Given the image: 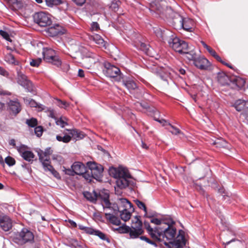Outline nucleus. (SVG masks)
Masks as SVG:
<instances>
[{
    "label": "nucleus",
    "mask_w": 248,
    "mask_h": 248,
    "mask_svg": "<svg viewBox=\"0 0 248 248\" xmlns=\"http://www.w3.org/2000/svg\"><path fill=\"white\" fill-rule=\"evenodd\" d=\"M165 223L164 226L158 227L157 238L155 240L163 242L169 248H183L186 243L184 231L179 230L176 237L177 230L175 221L170 218Z\"/></svg>",
    "instance_id": "obj_1"
},
{
    "label": "nucleus",
    "mask_w": 248,
    "mask_h": 248,
    "mask_svg": "<svg viewBox=\"0 0 248 248\" xmlns=\"http://www.w3.org/2000/svg\"><path fill=\"white\" fill-rule=\"evenodd\" d=\"M155 32L158 37L161 38L164 41H167L169 46L175 51L182 54L186 53V51H188L187 43L185 41L181 40L171 32L169 31H162L160 29H156L155 31Z\"/></svg>",
    "instance_id": "obj_2"
},
{
    "label": "nucleus",
    "mask_w": 248,
    "mask_h": 248,
    "mask_svg": "<svg viewBox=\"0 0 248 248\" xmlns=\"http://www.w3.org/2000/svg\"><path fill=\"white\" fill-rule=\"evenodd\" d=\"M110 175L117 179L116 185L120 189L125 188L132 183L128 170L124 168H112L109 170Z\"/></svg>",
    "instance_id": "obj_3"
},
{
    "label": "nucleus",
    "mask_w": 248,
    "mask_h": 248,
    "mask_svg": "<svg viewBox=\"0 0 248 248\" xmlns=\"http://www.w3.org/2000/svg\"><path fill=\"white\" fill-rule=\"evenodd\" d=\"M83 195L87 200L93 203H95L97 200H101L103 202V206H105L106 209L109 207L111 204L109 201V195L107 193L102 192L98 194L94 190L93 192L85 191L83 192Z\"/></svg>",
    "instance_id": "obj_4"
},
{
    "label": "nucleus",
    "mask_w": 248,
    "mask_h": 248,
    "mask_svg": "<svg viewBox=\"0 0 248 248\" xmlns=\"http://www.w3.org/2000/svg\"><path fill=\"white\" fill-rule=\"evenodd\" d=\"M104 66L103 71L106 76L117 82L120 81L123 78V75L118 67L108 62H105Z\"/></svg>",
    "instance_id": "obj_5"
},
{
    "label": "nucleus",
    "mask_w": 248,
    "mask_h": 248,
    "mask_svg": "<svg viewBox=\"0 0 248 248\" xmlns=\"http://www.w3.org/2000/svg\"><path fill=\"white\" fill-rule=\"evenodd\" d=\"M34 234L29 229L23 228L18 232L14 238L15 242L23 245L26 243H32L34 242Z\"/></svg>",
    "instance_id": "obj_6"
},
{
    "label": "nucleus",
    "mask_w": 248,
    "mask_h": 248,
    "mask_svg": "<svg viewBox=\"0 0 248 248\" xmlns=\"http://www.w3.org/2000/svg\"><path fill=\"white\" fill-rule=\"evenodd\" d=\"M88 167L87 170L89 171V173H87V177L90 181L91 178H93L97 181L101 180L103 175L104 168L103 166L94 162H88L87 163Z\"/></svg>",
    "instance_id": "obj_7"
},
{
    "label": "nucleus",
    "mask_w": 248,
    "mask_h": 248,
    "mask_svg": "<svg viewBox=\"0 0 248 248\" xmlns=\"http://www.w3.org/2000/svg\"><path fill=\"white\" fill-rule=\"evenodd\" d=\"M143 232L142 221L137 217H136L132 220L131 226L130 227L129 232L130 238L131 239L140 238V236Z\"/></svg>",
    "instance_id": "obj_8"
},
{
    "label": "nucleus",
    "mask_w": 248,
    "mask_h": 248,
    "mask_svg": "<svg viewBox=\"0 0 248 248\" xmlns=\"http://www.w3.org/2000/svg\"><path fill=\"white\" fill-rule=\"evenodd\" d=\"M71 169L72 170H66L65 173L71 175H74V174L83 175V177L86 179H89L87 177V173H89V171L87 170V168L82 163L80 162H75L72 165Z\"/></svg>",
    "instance_id": "obj_9"
},
{
    "label": "nucleus",
    "mask_w": 248,
    "mask_h": 248,
    "mask_svg": "<svg viewBox=\"0 0 248 248\" xmlns=\"http://www.w3.org/2000/svg\"><path fill=\"white\" fill-rule=\"evenodd\" d=\"M33 18L34 22L42 27L50 25L52 22L50 15L45 12L35 13Z\"/></svg>",
    "instance_id": "obj_10"
},
{
    "label": "nucleus",
    "mask_w": 248,
    "mask_h": 248,
    "mask_svg": "<svg viewBox=\"0 0 248 248\" xmlns=\"http://www.w3.org/2000/svg\"><path fill=\"white\" fill-rule=\"evenodd\" d=\"M44 60L57 67L61 65L62 62L59 57L55 55V52L51 48H44L43 51Z\"/></svg>",
    "instance_id": "obj_11"
},
{
    "label": "nucleus",
    "mask_w": 248,
    "mask_h": 248,
    "mask_svg": "<svg viewBox=\"0 0 248 248\" xmlns=\"http://www.w3.org/2000/svg\"><path fill=\"white\" fill-rule=\"evenodd\" d=\"M17 83L22 86L27 92L34 94L36 92L32 83L28 79L27 77L21 72H17Z\"/></svg>",
    "instance_id": "obj_12"
},
{
    "label": "nucleus",
    "mask_w": 248,
    "mask_h": 248,
    "mask_svg": "<svg viewBox=\"0 0 248 248\" xmlns=\"http://www.w3.org/2000/svg\"><path fill=\"white\" fill-rule=\"evenodd\" d=\"M111 208L114 210V214H117L122 209H129L134 207L133 204L126 198H118L117 204H113Z\"/></svg>",
    "instance_id": "obj_13"
},
{
    "label": "nucleus",
    "mask_w": 248,
    "mask_h": 248,
    "mask_svg": "<svg viewBox=\"0 0 248 248\" xmlns=\"http://www.w3.org/2000/svg\"><path fill=\"white\" fill-rule=\"evenodd\" d=\"M193 64L197 68L202 70H208L211 66V63L203 57H198L194 59Z\"/></svg>",
    "instance_id": "obj_14"
},
{
    "label": "nucleus",
    "mask_w": 248,
    "mask_h": 248,
    "mask_svg": "<svg viewBox=\"0 0 248 248\" xmlns=\"http://www.w3.org/2000/svg\"><path fill=\"white\" fill-rule=\"evenodd\" d=\"M52 153V150H51L50 147L46 148L45 151L41 150L38 152L39 160L41 162L43 166L51 163L50 155Z\"/></svg>",
    "instance_id": "obj_15"
},
{
    "label": "nucleus",
    "mask_w": 248,
    "mask_h": 248,
    "mask_svg": "<svg viewBox=\"0 0 248 248\" xmlns=\"http://www.w3.org/2000/svg\"><path fill=\"white\" fill-rule=\"evenodd\" d=\"M179 22L181 27L184 30L189 32H191L193 31L194 22L192 19L180 16Z\"/></svg>",
    "instance_id": "obj_16"
},
{
    "label": "nucleus",
    "mask_w": 248,
    "mask_h": 248,
    "mask_svg": "<svg viewBox=\"0 0 248 248\" xmlns=\"http://www.w3.org/2000/svg\"><path fill=\"white\" fill-rule=\"evenodd\" d=\"M47 32L49 36L54 37L63 34L65 32V30L59 24H55L48 28Z\"/></svg>",
    "instance_id": "obj_17"
},
{
    "label": "nucleus",
    "mask_w": 248,
    "mask_h": 248,
    "mask_svg": "<svg viewBox=\"0 0 248 248\" xmlns=\"http://www.w3.org/2000/svg\"><path fill=\"white\" fill-rule=\"evenodd\" d=\"M0 226L5 232L9 231L12 227V220L6 215H0Z\"/></svg>",
    "instance_id": "obj_18"
},
{
    "label": "nucleus",
    "mask_w": 248,
    "mask_h": 248,
    "mask_svg": "<svg viewBox=\"0 0 248 248\" xmlns=\"http://www.w3.org/2000/svg\"><path fill=\"white\" fill-rule=\"evenodd\" d=\"M103 208L104 211H106L105 215L106 218L112 224L117 226L120 225L121 224V221L118 217L113 215V213H114V211L112 212L108 211L111 210V204L110 205L109 207L107 209H106L105 206L103 207Z\"/></svg>",
    "instance_id": "obj_19"
},
{
    "label": "nucleus",
    "mask_w": 248,
    "mask_h": 248,
    "mask_svg": "<svg viewBox=\"0 0 248 248\" xmlns=\"http://www.w3.org/2000/svg\"><path fill=\"white\" fill-rule=\"evenodd\" d=\"M9 109L15 115H16L20 112L21 110V107L20 103L17 99L15 100H10L8 103Z\"/></svg>",
    "instance_id": "obj_20"
},
{
    "label": "nucleus",
    "mask_w": 248,
    "mask_h": 248,
    "mask_svg": "<svg viewBox=\"0 0 248 248\" xmlns=\"http://www.w3.org/2000/svg\"><path fill=\"white\" fill-rule=\"evenodd\" d=\"M201 43L203 47L206 48L207 50L208 51V52L213 57H214L217 61L221 62L224 65H227V66L231 68H232V66L230 65L229 64L225 63L224 62L222 61L220 57L217 54L216 51L212 48H211L210 46H209L204 42L202 41Z\"/></svg>",
    "instance_id": "obj_21"
},
{
    "label": "nucleus",
    "mask_w": 248,
    "mask_h": 248,
    "mask_svg": "<svg viewBox=\"0 0 248 248\" xmlns=\"http://www.w3.org/2000/svg\"><path fill=\"white\" fill-rule=\"evenodd\" d=\"M155 121L159 122L160 124H162V125L164 126H169V127H167V129L172 134L178 135L182 133L181 131L179 128L171 125V124H170L169 123H168L167 121L164 119H155Z\"/></svg>",
    "instance_id": "obj_22"
},
{
    "label": "nucleus",
    "mask_w": 248,
    "mask_h": 248,
    "mask_svg": "<svg viewBox=\"0 0 248 248\" xmlns=\"http://www.w3.org/2000/svg\"><path fill=\"white\" fill-rule=\"evenodd\" d=\"M144 224L148 234L153 239L155 240V238H157L156 235L157 232H158V227L152 228L149 223L146 221L144 222Z\"/></svg>",
    "instance_id": "obj_23"
},
{
    "label": "nucleus",
    "mask_w": 248,
    "mask_h": 248,
    "mask_svg": "<svg viewBox=\"0 0 248 248\" xmlns=\"http://www.w3.org/2000/svg\"><path fill=\"white\" fill-rule=\"evenodd\" d=\"M134 211V208H132L129 209H122L121 211H119L120 212L121 218L125 222L127 221L130 218L131 213Z\"/></svg>",
    "instance_id": "obj_24"
},
{
    "label": "nucleus",
    "mask_w": 248,
    "mask_h": 248,
    "mask_svg": "<svg viewBox=\"0 0 248 248\" xmlns=\"http://www.w3.org/2000/svg\"><path fill=\"white\" fill-rule=\"evenodd\" d=\"M66 130L68 131L69 134L71 136V138L73 137L77 140L83 139L85 135L83 132L76 129H67Z\"/></svg>",
    "instance_id": "obj_25"
},
{
    "label": "nucleus",
    "mask_w": 248,
    "mask_h": 248,
    "mask_svg": "<svg viewBox=\"0 0 248 248\" xmlns=\"http://www.w3.org/2000/svg\"><path fill=\"white\" fill-rule=\"evenodd\" d=\"M123 84L130 92H132L138 88L137 84L131 79H127L125 80H124Z\"/></svg>",
    "instance_id": "obj_26"
},
{
    "label": "nucleus",
    "mask_w": 248,
    "mask_h": 248,
    "mask_svg": "<svg viewBox=\"0 0 248 248\" xmlns=\"http://www.w3.org/2000/svg\"><path fill=\"white\" fill-rule=\"evenodd\" d=\"M90 38L91 40L94 41L96 44L98 45L100 47L105 46V41L100 35L98 34H94L91 35Z\"/></svg>",
    "instance_id": "obj_27"
},
{
    "label": "nucleus",
    "mask_w": 248,
    "mask_h": 248,
    "mask_svg": "<svg viewBox=\"0 0 248 248\" xmlns=\"http://www.w3.org/2000/svg\"><path fill=\"white\" fill-rule=\"evenodd\" d=\"M217 79L221 85H225L228 83L229 78L224 72H219L217 74Z\"/></svg>",
    "instance_id": "obj_28"
},
{
    "label": "nucleus",
    "mask_w": 248,
    "mask_h": 248,
    "mask_svg": "<svg viewBox=\"0 0 248 248\" xmlns=\"http://www.w3.org/2000/svg\"><path fill=\"white\" fill-rule=\"evenodd\" d=\"M138 47L140 49L143 51L147 55L151 56V51L152 48L149 45L144 43L140 42L138 45Z\"/></svg>",
    "instance_id": "obj_29"
},
{
    "label": "nucleus",
    "mask_w": 248,
    "mask_h": 248,
    "mask_svg": "<svg viewBox=\"0 0 248 248\" xmlns=\"http://www.w3.org/2000/svg\"><path fill=\"white\" fill-rule=\"evenodd\" d=\"M169 218H170V217H167L163 219H159L157 218H152L151 219L150 222L157 225V226L156 227H163L164 226L165 224H166V222L168 221Z\"/></svg>",
    "instance_id": "obj_30"
},
{
    "label": "nucleus",
    "mask_w": 248,
    "mask_h": 248,
    "mask_svg": "<svg viewBox=\"0 0 248 248\" xmlns=\"http://www.w3.org/2000/svg\"><path fill=\"white\" fill-rule=\"evenodd\" d=\"M24 102L28 104L31 107L38 108L43 109V106L41 104H38L35 100L28 98V97L24 98Z\"/></svg>",
    "instance_id": "obj_31"
},
{
    "label": "nucleus",
    "mask_w": 248,
    "mask_h": 248,
    "mask_svg": "<svg viewBox=\"0 0 248 248\" xmlns=\"http://www.w3.org/2000/svg\"><path fill=\"white\" fill-rule=\"evenodd\" d=\"M43 168L46 171H50L56 178H60L59 173L55 170L54 168L50 164H47L43 166Z\"/></svg>",
    "instance_id": "obj_32"
},
{
    "label": "nucleus",
    "mask_w": 248,
    "mask_h": 248,
    "mask_svg": "<svg viewBox=\"0 0 248 248\" xmlns=\"http://www.w3.org/2000/svg\"><path fill=\"white\" fill-rule=\"evenodd\" d=\"M8 2L14 10L20 9L23 7L21 0H10Z\"/></svg>",
    "instance_id": "obj_33"
},
{
    "label": "nucleus",
    "mask_w": 248,
    "mask_h": 248,
    "mask_svg": "<svg viewBox=\"0 0 248 248\" xmlns=\"http://www.w3.org/2000/svg\"><path fill=\"white\" fill-rule=\"evenodd\" d=\"M21 156L26 161L31 163L33 161L35 155L31 151H28L22 155Z\"/></svg>",
    "instance_id": "obj_34"
},
{
    "label": "nucleus",
    "mask_w": 248,
    "mask_h": 248,
    "mask_svg": "<svg viewBox=\"0 0 248 248\" xmlns=\"http://www.w3.org/2000/svg\"><path fill=\"white\" fill-rule=\"evenodd\" d=\"M94 235L96 236H97L98 237H99L101 240L106 241L108 243H110V239L109 238L103 233V232H101L99 230H96V231L95 232Z\"/></svg>",
    "instance_id": "obj_35"
},
{
    "label": "nucleus",
    "mask_w": 248,
    "mask_h": 248,
    "mask_svg": "<svg viewBox=\"0 0 248 248\" xmlns=\"http://www.w3.org/2000/svg\"><path fill=\"white\" fill-rule=\"evenodd\" d=\"M246 103L244 100L239 99L236 101L234 104V107L236 110L240 111L244 109L246 105Z\"/></svg>",
    "instance_id": "obj_36"
},
{
    "label": "nucleus",
    "mask_w": 248,
    "mask_h": 248,
    "mask_svg": "<svg viewBox=\"0 0 248 248\" xmlns=\"http://www.w3.org/2000/svg\"><path fill=\"white\" fill-rule=\"evenodd\" d=\"M56 139L59 141H62L64 143H68L70 142L71 140V136L69 135H64L63 136L60 135H57L56 136Z\"/></svg>",
    "instance_id": "obj_37"
},
{
    "label": "nucleus",
    "mask_w": 248,
    "mask_h": 248,
    "mask_svg": "<svg viewBox=\"0 0 248 248\" xmlns=\"http://www.w3.org/2000/svg\"><path fill=\"white\" fill-rule=\"evenodd\" d=\"M46 5L48 7H53L54 5H59L62 3L61 0H45Z\"/></svg>",
    "instance_id": "obj_38"
},
{
    "label": "nucleus",
    "mask_w": 248,
    "mask_h": 248,
    "mask_svg": "<svg viewBox=\"0 0 248 248\" xmlns=\"http://www.w3.org/2000/svg\"><path fill=\"white\" fill-rule=\"evenodd\" d=\"M4 60L8 63L15 64L16 63L14 56L11 53L7 54L4 57Z\"/></svg>",
    "instance_id": "obj_39"
},
{
    "label": "nucleus",
    "mask_w": 248,
    "mask_h": 248,
    "mask_svg": "<svg viewBox=\"0 0 248 248\" xmlns=\"http://www.w3.org/2000/svg\"><path fill=\"white\" fill-rule=\"evenodd\" d=\"M26 124L30 127H35L38 124V121L36 118H31L27 119Z\"/></svg>",
    "instance_id": "obj_40"
},
{
    "label": "nucleus",
    "mask_w": 248,
    "mask_h": 248,
    "mask_svg": "<svg viewBox=\"0 0 248 248\" xmlns=\"http://www.w3.org/2000/svg\"><path fill=\"white\" fill-rule=\"evenodd\" d=\"M119 233H129L130 230V227L126 225H123L115 229Z\"/></svg>",
    "instance_id": "obj_41"
},
{
    "label": "nucleus",
    "mask_w": 248,
    "mask_h": 248,
    "mask_svg": "<svg viewBox=\"0 0 248 248\" xmlns=\"http://www.w3.org/2000/svg\"><path fill=\"white\" fill-rule=\"evenodd\" d=\"M235 83L238 88L241 89L244 87L246 81L244 78L238 77L235 79Z\"/></svg>",
    "instance_id": "obj_42"
},
{
    "label": "nucleus",
    "mask_w": 248,
    "mask_h": 248,
    "mask_svg": "<svg viewBox=\"0 0 248 248\" xmlns=\"http://www.w3.org/2000/svg\"><path fill=\"white\" fill-rule=\"evenodd\" d=\"M27 149L28 146L23 144L16 147V149L21 156L28 151Z\"/></svg>",
    "instance_id": "obj_43"
},
{
    "label": "nucleus",
    "mask_w": 248,
    "mask_h": 248,
    "mask_svg": "<svg viewBox=\"0 0 248 248\" xmlns=\"http://www.w3.org/2000/svg\"><path fill=\"white\" fill-rule=\"evenodd\" d=\"M182 54H186V58L189 60L193 61V62H194V59H196L197 57L196 56V53L193 51H191L189 53L187 51H186V53H183Z\"/></svg>",
    "instance_id": "obj_44"
},
{
    "label": "nucleus",
    "mask_w": 248,
    "mask_h": 248,
    "mask_svg": "<svg viewBox=\"0 0 248 248\" xmlns=\"http://www.w3.org/2000/svg\"><path fill=\"white\" fill-rule=\"evenodd\" d=\"M42 62V59L41 58H37L34 59H31L30 61V65L33 67H38Z\"/></svg>",
    "instance_id": "obj_45"
},
{
    "label": "nucleus",
    "mask_w": 248,
    "mask_h": 248,
    "mask_svg": "<svg viewBox=\"0 0 248 248\" xmlns=\"http://www.w3.org/2000/svg\"><path fill=\"white\" fill-rule=\"evenodd\" d=\"M5 162L9 166H13L16 163L15 159L11 156H8L5 158Z\"/></svg>",
    "instance_id": "obj_46"
},
{
    "label": "nucleus",
    "mask_w": 248,
    "mask_h": 248,
    "mask_svg": "<svg viewBox=\"0 0 248 248\" xmlns=\"http://www.w3.org/2000/svg\"><path fill=\"white\" fill-rule=\"evenodd\" d=\"M135 202L138 207L140 209H142L144 212H146V207L145 204L139 200H135Z\"/></svg>",
    "instance_id": "obj_47"
},
{
    "label": "nucleus",
    "mask_w": 248,
    "mask_h": 248,
    "mask_svg": "<svg viewBox=\"0 0 248 248\" xmlns=\"http://www.w3.org/2000/svg\"><path fill=\"white\" fill-rule=\"evenodd\" d=\"M43 128L42 126H36L34 128V133L38 137H40L43 134Z\"/></svg>",
    "instance_id": "obj_48"
},
{
    "label": "nucleus",
    "mask_w": 248,
    "mask_h": 248,
    "mask_svg": "<svg viewBox=\"0 0 248 248\" xmlns=\"http://www.w3.org/2000/svg\"><path fill=\"white\" fill-rule=\"evenodd\" d=\"M0 35L6 40L11 41L9 34L7 31L0 30Z\"/></svg>",
    "instance_id": "obj_49"
},
{
    "label": "nucleus",
    "mask_w": 248,
    "mask_h": 248,
    "mask_svg": "<svg viewBox=\"0 0 248 248\" xmlns=\"http://www.w3.org/2000/svg\"><path fill=\"white\" fill-rule=\"evenodd\" d=\"M140 238L141 240L146 241L147 243H149L150 244H151V245L155 246H157V245L156 244V243L155 242L150 240L148 238H147V237H146L145 236H140Z\"/></svg>",
    "instance_id": "obj_50"
},
{
    "label": "nucleus",
    "mask_w": 248,
    "mask_h": 248,
    "mask_svg": "<svg viewBox=\"0 0 248 248\" xmlns=\"http://www.w3.org/2000/svg\"><path fill=\"white\" fill-rule=\"evenodd\" d=\"M214 144L216 145L217 147H224L226 144V142L224 140H217L215 141L214 143Z\"/></svg>",
    "instance_id": "obj_51"
},
{
    "label": "nucleus",
    "mask_w": 248,
    "mask_h": 248,
    "mask_svg": "<svg viewBox=\"0 0 248 248\" xmlns=\"http://www.w3.org/2000/svg\"><path fill=\"white\" fill-rule=\"evenodd\" d=\"M56 123L57 125H60L62 127H64L65 125L67 124V123L63 121L62 118L59 119H56Z\"/></svg>",
    "instance_id": "obj_52"
},
{
    "label": "nucleus",
    "mask_w": 248,
    "mask_h": 248,
    "mask_svg": "<svg viewBox=\"0 0 248 248\" xmlns=\"http://www.w3.org/2000/svg\"><path fill=\"white\" fill-rule=\"evenodd\" d=\"M163 72L165 73V75H162L161 74H160L159 76L160 78L164 81H168V79L170 78V73H166L164 71H163Z\"/></svg>",
    "instance_id": "obj_53"
},
{
    "label": "nucleus",
    "mask_w": 248,
    "mask_h": 248,
    "mask_svg": "<svg viewBox=\"0 0 248 248\" xmlns=\"http://www.w3.org/2000/svg\"><path fill=\"white\" fill-rule=\"evenodd\" d=\"M95 231L96 230H94L92 228L86 227L84 232L89 234L94 235Z\"/></svg>",
    "instance_id": "obj_54"
},
{
    "label": "nucleus",
    "mask_w": 248,
    "mask_h": 248,
    "mask_svg": "<svg viewBox=\"0 0 248 248\" xmlns=\"http://www.w3.org/2000/svg\"><path fill=\"white\" fill-rule=\"evenodd\" d=\"M58 105L61 108H66L68 106V104L65 101H62L60 99H57Z\"/></svg>",
    "instance_id": "obj_55"
},
{
    "label": "nucleus",
    "mask_w": 248,
    "mask_h": 248,
    "mask_svg": "<svg viewBox=\"0 0 248 248\" xmlns=\"http://www.w3.org/2000/svg\"><path fill=\"white\" fill-rule=\"evenodd\" d=\"M0 75L3 77L8 78L9 76V73L3 67L0 66Z\"/></svg>",
    "instance_id": "obj_56"
},
{
    "label": "nucleus",
    "mask_w": 248,
    "mask_h": 248,
    "mask_svg": "<svg viewBox=\"0 0 248 248\" xmlns=\"http://www.w3.org/2000/svg\"><path fill=\"white\" fill-rule=\"evenodd\" d=\"M110 9L114 12H116L119 8V4L117 2H112L110 6Z\"/></svg>",
    "instance_id": "obj_57"
},
{
    "label": "nucleus",
    "mask_w": 248,
    "mask_h": 248,
    "mask_svg": "<svg viewBox=\"0 0 248 248\" xmlns=\"http://www.w3.org/2000/svg\"><path fill=\"white\" fill-rule=\"evenodd\" d=\"M144 213H145L144 215V217H148V218H154L153 217H154L156 215V213L155 212H148L147 209H146V212H144Z\"/></svg>",
    "instance_id": "obj_58"
},
{
    "label": "nucleus",
    "mask_w": 248,
    "mask_h": 248,
    "mask_svg": "<svg viewBox=\"0 0 248 248\" xmlns=\"http://www.w3.org/2000/svg\"><path fill=\"white\" fill-rule=\"evenodd\" d=\"M99 29V24L96 22H93L92 24H91V30L92 31H96Z\"/></svg>",
    "instance_id": "obj_59"
},
{
    "label": "nucleus",
    "mask_w": 248,
    "mask_h": 248,
    "mask_svg": "<svg viewBox=\"0 0 248 248\" xmlns=\"http://www.w3.org/2000/svg\"><path fill=\"white\" fill-rule=\"evenodd\" d=\"M72 0L78 5H82L85 2V0Z\"/></svg>",
    "instance_id": "obj_60"
},
{
    "label": "nucleus",
    "mask_w": 248,
    "mask_h": 248,
    "mask_svg": "<svg viewBox=\"0 0 248 248\" xmlns=\"http://www.w3.org/2000/svg\"><path fill=\"white\" fill-rule=\"evenodd\" d=\"M70 68V66L67 63H65L62 65V70L64 72H67Z\"/></svg>",
    "instance_id": "obj_61"
},
{
    "label": "nucleus",
    "mask_w": 248,
    "mask_h": 248,
    "mask_svg": "<svg viewBox=\"0 0 248 248\" xmlns=\"http://www.w3.org/2000/svg\"><path fill=\"white\" fill-rule=\"evenodd\" d=\"M78 76L80 78H83L84 77V72L82 69H79L78 70Z\"/></svg>",
    "instance_id": "obj_62"
},
{
    "label": "nucleus",
    "mask_w": 248,
    "mask_h": 248,
    "mask_svg": "<svg viewBox=\"0 0 248 248\" xmlns=\"http://www.w3.org/2000/svg\"><path fill=\"white\" fill-rule=\"evenodd\" d=\"M68 222L70 223V224L71 225V226L73 227H77V223L73 220H71V219H68Z\"/></svg>",
    "instance_id": "obj_63"
},
{
    "label": "nucleus",
    "mask_w": 248,
    "mask_h": 248,
    "mask_svg": "<svg viewBox=\"0 0 248 248\" xmlns=\"http://www.w3.org/2000/svg\"><path fill=\"white\" fill-rule=\"evenodd\" d=\"M177 70H178V72H179L180 74L184 75L186 74L185 69H184L182 68H178Z\"/></svg>",
    "instance_id": "obj_64"
}]
</instances>
